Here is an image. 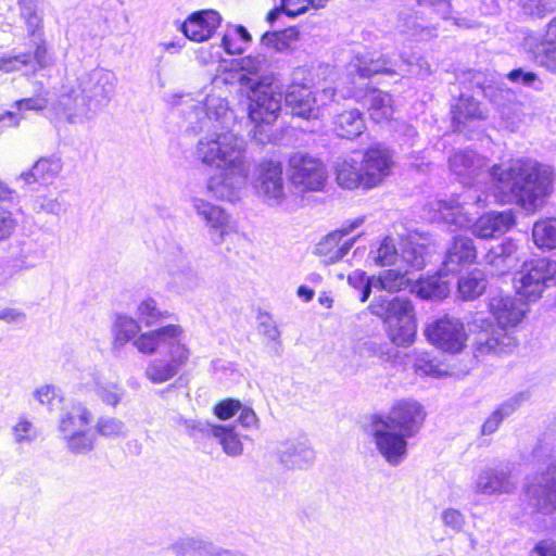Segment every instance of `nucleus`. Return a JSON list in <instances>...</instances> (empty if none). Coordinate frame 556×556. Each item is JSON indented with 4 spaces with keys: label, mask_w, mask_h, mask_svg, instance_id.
Segmentation results:
<instances>
[{
    "label": "nucleus",
    "mask_w": 556,
    "mask_h": 556,
    "mask_svg": "<svg viewBox=\"0 0 556 556\" xmlns=\"http://www.w3.org/2000/svg\"><path fill=\"white\" fill-rule=\"evenodd\" d=\"M451 172L465 186L491 180L494 198L502 203H516L534 211L552 191L554 173L548 165L530 159H519L508 166L488 168L484 157L471 150L457 151L448 159Z\"/></svg>",
    "instance_id": "nucleus-1"
},
{
    "label": "nucleus",
    "mask_w": 556,
    "mask_h": 556,
    "mask_svg": "<svg viewBox=\"0 0 556 556\" xmlns=\"http://www.w3.org/2000/svg\"><path fill=\"white\" fill-rule=\"evenodd\" d=\"M197 153L203 163L217 166L207 179V192L217 200H238L250 172L244 139L232 131L215 130L199 140Z\"/></svg>",
    "instance_id": "nucleus-2"
},
{
    "label": "nucleus",
    "mask_w": 556,
    "mask_h": 556,
    "mask_svg": "<svg viewBox=\"0 0 556 556\" xmlns=\"http://www.w3.org/2000/svg\"><path fill=\"white\" fill-rule=\"evenodd\" d=\"M135 348L144 355L156 353L144 369V377L153 384L175 378L187 366L191 354L182 328L175 324L142 332Z\"/></svg>",
    "instance_id": "nucleus-3"
},
{
    "label": "nucleus",
    "mask_w": 556,
    "mask_h": 556,
    "mask_svg": "<svg viewBox=\"0 0 556 556\" xmlns=\"http://www.w3.org/2000/svg\"><path fill=\"white\" fill-rule=\"evenodd\" d=\"M117 78L111 71L94 68L77 78V87L66 89L59 98L58 114L71 124H80L105 108L115 94Z\"/></svg>",
    "instance_id": "nucleus-4"
},
{
    "label": "nucleus",
    "mask_w": 556,
    "mask_h": 556,
    "mask_svg": "<svg viewBox=\"0 0 556 556\" xmlns=\"http://www.w3.org/2000/svg\"><path fill=\"white\" fill-rule=\"evenodd\" d=\"M489 311L500 328L493 332L480 331L475 341V356L505 354L515 346V339L505 328L517 326L526 315L527 305L510 294L497 292L489 300Z\"/></svg>",
    "instance_id": "nucleus-5"
},
{
    "label": "nucleus",
    "mask_w": 556,
    "mask_h": 556,
    "mask_svg": "<svg viewBox=\"0 0 556 556\" xmlns=\"http://www.w3.org/2000/svg\"><path fill=\"white\" fill-rule=\"evenodd\" d=\"M374 315L383 319L390 340L397 346L412 344L416 338V320L412 302L394 296H378L370 304Z\"/></svg>",
    "instance_id": "nucleus-6"
},
{
    "label": "nucleus",
    "mask_w": 556,
    "mask_h": 556,
    "mask_svg": "<svg viewBox=\"0 0 556 556\" xmlns=\"http://www.w3.org/2000/svg\"><path fill=\"white\" fill-rule=\"evenodd\" d=\"M534 458L541 465L536 482L527 486L529 504L539 513L556 510V454L547 444L534 450Z\"/></svg>",
    "instance_id": "nucleus-7"
},
{
    "label": "nucleus",
    "mask_w": 556,
    "mask_h": 556,
    "mask_svg": "<svg viewBox=\"0 0 556 556\" xmlns=\"http://www.w3.org/2000/svg\"><path fill=\"white\" fill-rule=\"evenodd\" d=\"M92 413L81 403L62 412L59 431L66 447L74 454H87L94 447L96 438L89 430Z\"/></svg>",
    "instance_id": "nucleus-8"
},
{
    "label": "nucleus",
    "mask_w": 556,
    "mask_h": 556,
    "mask_svg": "<svg viewBox=\"0 0 556 556\" xmlns=\"http://www.w3.org/2000/svg\"><path fill=\"white\" fill-rule=\"evenodd\" d=\"M516 291L528 301H536L543 290L556 285V262L538 258L526 262L514 277Z\"/></svg>",
    "instance_id": "nucleus-9"
},
{
    "label": "nucleus",
    "mask_w": 556,
    "mask_h": 556,
    "mask_svg": "<svg viewBox=\"0 0 556 556\" xmlns=\"http://www.w3.org/2000/svg\"><path fill=\"white\" fill-rule=\"evenodd\" d=\"M164 270L168 289L177 293L193 291L201 285L197 270L190 265L187 253L178 243H170L163 251Z\"/></svg>",
    "instance_id": "nucleus-10"
},
{
    "label": "nucleus",
    "mask_w": 556,
    "mask_h": 556,
    "mask_svg": "<svg viewBox=\"0 0 556 556\" xmlns=\"http://www.w3.org/2000/svg\"><path fill=\"white\" fill-rule=\"evenodd\" d=\"M289 178L298 192H318L326 186L328 173L320 160L295 152L289 159Z\"/></svg>",
    "instance_id": "nucleus-11"
},
{
    "label": "nucleus",
    "mask_w": 556,
    "mask_h": 556,
    "mask_svg": "<svg viewBox=\"0 0 556 556\" xmlns=\"http://www.w3.org/2000/svg\"><path fill=\"white\" fill-rule=\"evenodd\" d=\"M249 117L254 126V137L263 136L265 126L274 123L281 110L282 93L275 91L271 84L251 88Z\"/></svg>",
    "instance_id": "nucleus-12"
},
{
    "label": "nucleus",
    "mask_w": 556,
    "mask_h": 556,
    "mask_svg": "<svg viewBox=\"0 0 556 556\" xmlns=\"http://www.w3.org/2000/svg\"><path fill=\"white\" fill-rule=\"evenodd\" d=\"M369 431L376 450L387 464L396 467L407 458L408 437L375 416L371 417Z\"/></svg>",
    "instance_id": "nucleus-13"
},
{
    "label": "nucleus",
    "mask_w": 556,
    "mask_h": 556,
    "mask_svg": "<svg viewBox=\"0 0 556 556\" xmlns=\"http://www.w3.org/2000/svg\"><path fill=\"white\" fill-rule=\"evenodd\" d=\"M255 188L268 205L281 206L285 211H293L295 208V205L291 204L285 193L280 162L269 160L258 165Z\"/></svg>",
    "instance_id": "nucleus-14"
},
{
    "label": "nucleus",
    "mask_w": 556,
    "mask_h": 556,
    "mask_svg": "<svg viewBox=\"0 0 556 556\" xmlns=\"http://www.w3.org/2000/svg\"><path fill=\"white\" fill-rule=\"evenodd\" d=\"M374 416L410 439L420 431L426 412L420 403L406 399L396 401L387 414Z\"/></svg>",
    "instance_id": "nucleus-15"
},
{
    "label": "nucleus",
    "mask_w": 556,
    "mask_h": 556,
    "mask_svg": "<svg viewBox=\"0 0 556 556\" xmlns=\"http://www.w3.org/2000/svg\"><path fill=\"white\" fill-rule=\"evenodd\" d=\"M427 339L438 349L448 352H460L467 341L464 324L455 317H442L429 324L425 330Z\"/></svg>",
    "instance_id": "nucleus-16"
},
{
    "label": "nucleus",
    "mask_w": 556,
    "mask_h": 556,
    "mask_svg": "<svg viewBox=\"0 0 556 556\" xmlns=\"http://www.w3.org/2000/svg\"><path fill=\"white\" fill-rule=\"evenodd\" d=\"M515 489L511 470L504 464L481 468L472 481V491L484 496L510 494Z\"/></svg>",
    "instance_id": "nucleus-17"
},
{
    "label": "nucleus",
    "mask_w": 556,
    "mask_h": 556,
    "mask_svg": "<svg viewBox=\"0 0 556 556\" xmlns=\"http://www.w3.org/2000/svg\"><path fill=\"white\" fill-rule=\"evenodd\" d=\"M337 92L334 89L325 88L317 99L312 89L305 87L288 88L285 94L286 105L291 110L293 115L306 119L317 118L321 105H326L327 101H336Z\"/></svg>",
    "instance_id": "nucleus-18"
},
{
    "label": "nucleus",
    "mask_w": 556,
    "mask_h": 556,
    "mask_svg": "<svg viewBox=\"0 0 556 556\" xmlns=\"http://www.w3.org/2000/svg\"><path fill=\"white\" fill-rule=\"evenodd\" d=\"M363 223L364 217H357L343 225L341 229L330 232L316 244L315 254L320 257V261L325 265L341 261L355 242V238H353L340 243L342 237L352 233L355 229L361 227Z\"/></svg>",
    "instance_id": "nucleus-19"
},
{
    "label": "nucleus",
    "mask_w": 556,
    "mask_h": 556,
    "mask_svg": "<svg viewBox=\"0 0 556 556\" xmlns=\"http://www.w3.org/2000/svg\"><path fill=\"white\" fill-rule=\"evenodd\" d=\"M168 551L174 556H245L239 549L225 548L202 535H185L177 538Z\"/></svg>",
    "instance_id": "nucleus-20"
},
{
    "label": "nucleus",
    "mask_w": 556,
    "mask_h": 556,
    "mask_svg": "<svg viewBox=\"0 0 556 556\" xmlns=\"http://www.w3.org/2000/svg\"><path fill=\"white\" fill-rule=\"evenodd\" d=\"M361 164L365 175V189H370L390 174L393 166V155L387 147L376 143L366 150Z\"/></svg>",
    "instance_id": "nucleus-21"
},
{
    "label": "nucleus",
    "mask_w": 556,
    "mask_h": 556,
    "mask_svg": "<svg viewBox=\"0 0 556 556\" xmlns=\"http://www.w3.org/2000/svg\"><path fill=\"white\" fill-rule=\"evenodd\" d=\"M190 435L195 431L210 433L222 445L223 451L231 457L240 456L243 452L241 435L237 432L235 426L212 425L208 422L187 420L180 418Z\"/></svg>",
    "instance_id": "nucleus-22"
},
{
    "label": "nucleus",
    "mask_w": 556,
    "mask_h": 556,
    "mask_svg": "<svg viewBox=\"0 0 556 556\" xmlns=\"http://www.w3.org/2000/svg\"><path fill=\"white\" fill-rule=\"evenodd\" d=\"M34 51L21 52L13 56L0 58V72L22 71L25 75H34L46 68L49 63L47 47L43 39L34 41Z\"/></svg>",
    "instance_id": "nucleus-23"
},
{
    "label": "nucleus",
    "mask_w": 556,
    "mask_h": 556,
    "mask_svg": "<svg viewBox=\"0 0 556 556\" xmlns=\"http://www.w3.org/2000/svg\"><path fill=\"white\" fill-rule=\"evenodd\" d=\"M191 205L210 229L214 244H222L230 231L229 214L220 206L197 197L191 199Z\"/></svg>",
    "instance_id": "nucleus-24"
},
{
    "label": "nucleus",
    "mask_w": 556,
    "mask_h": 556,
    "mask_svg": "<svg viewBox=\"0 0 556 556\" xmlns=\"http://www.w3.org/2000/svg\"><path fill=\"white\" fill-rule=\"evenodd\" d=\"M279 463L287 469H304L315 459V452L305 438L288 439L277 447Z\"/></svg>",
    "instance_id": "nucleus-25"
},
{
    "label": "nucleus",
    "mask_w": 556,
    "mask_h": 556,
    "mask_svg": "<svg viewBox=\"0 0 556 556\" xmlns=\"http://www.w3.org/2000/svg\"><path fill=\"white\" fill-rule=\"evenodd\" d=\"M62 168L63 162L60 155L41 156L28 170L21 173L17 180L25 186L39 185L47 187L53 184Z\"/></svg>",
    "instance_id": "nucleus-26"
},
{
    "label": "nucleus",
    "mask_w": 556,
    "mask_h": 556,
    "mask_svg": "<svg viewBox=\"0 0 556 556\" xmlns=\"http://www.w3.org/2000/svg\"><path fill=\"white\" fill-rule=\"evenodd\" d=\"M220 22L217 11L202 10L192 13L181 25V30L188 39L202 42L212 37Z\"/></svg>",
    "instance_id": "nucleus-27"
},
{
    "label": "nucleus",
    "mask_w": 556,
    "mask_h": 556,
    "mask_svg": "<svg viewBox=\"0 0 556 556\" xmlns=\"http://www.w3.org/2000/svg\"><path fill=\"white\" fill-rule=\"evenodd\" d=\"M452 122L455 130L466 132L471 124L486 118L485 111L472 97L462 93L455 104L452 105Z\"/></svg>",
    "instance_id": "nucleus-28"
},
{
    "label": "nucleus",
    "mask_w": 556,
    "mask_h": 556,
    "mask_svg": "<svg viewBox=\"0 0 556 556\" xmlns=\"http://www.w3.org/2000/svg\"><path fill=\"white\" fill-rule=\"evenodd\" d=\"M518 250V244L514 240L506 239L502 243L492 245L484 261L492 267L493 274L504 275L518 265L520 261Z\"/></svg>",
    "instance_id": "nucleus-29"
},
{
    "label": "nucleus",
    "mask_w": 556,
    "mask_h": 556,
    "mask_svg": "<svg viewBox=\"0 0 556 556\" xmlns=\"http://www.w3.org/2000/svg\"><path fill=\"white\" fill-rule=\"evenodd\" d=\"M516 223L511 210L490 212L480 216L473 225V235L488 239L508 231Z\"/></svg>",
    "instance_id": "nucleus-30"
},
{
    "label": "nucleus",
    "mask_w": 556,
    "mask_h": 556,
    "mask_svg": "<svg viewBox=\"0 0 556 556\" xmlns=\"http://www.w3.org/2000/svg\"><path fill=\"white\" fill-rule=\"evenodd\" d=\"M477 257V249L472 239L464 236L454 237L442 263V270L456 273L460 266L471 264Z\"/></svg>",
    "instance_id": "nucleus-31"
},
{
    "label": "nucleus",
    "mask_w": 556,
    "mask_h": 556,
    "mask_svg": "<svg viewBox=\"0 0 556 556\" xmlns=\"http://www.w3.org/2000/svg\"><path fill=\"white\" fill-rule=\"evenodd\" d=\"M395 65L396 62L389 56L375 52L357 56L356 60L350 64V74L356 72L359 78H370L378 74L393 75L395 73L393 70Z\"/></svg>",
    "instance_id": "nucleus-32"
},
{
    "label": "nucleus",
    "mask_w": 556,
    "mask_h": 556,
    "mask_svg": "<svg viewBox=\"0 0 556 556\" xmlns=\"http://www.w3.org/2000/svg\"><path fill=\"white\" fill-rule=\"evenodd\" d=\"M190 109V124L193 123L191 121V115H194L197 121L201 124L200 128H202L206 122H211L213 119L216 122L223 119L224 122L228 114L227 104L225 100L219 97H206L204 103L203 101H197V103L192 104Z\"/></svg>",
    "instance_id": "nucleus-33"
},
{
    "label": "nucleus",
    "mask_w": 556,
    "mask_h": 556,
    "mask_svg": "<svg viewBox=\"0 0 556 556\" xmlns=\"http://www.w3.org/2000/svg\"><path fill=\"white\" fill-rule=\"evenodd\" d=\"M268 61L264 54L248 55L241 60V70L248 75L241 76V83L249 89L261 85H268L269 78L265 75Z\"/></svg>",
    "instance_id": "nucleus-34"
},
{
    "label": "nucleus",
    "mask_w": 556,
    "mask_h": 556,
    "mask_svg": "<svg viewBox=\"0 0 556 556\" xmlns=\"http://www.w3.org/2000/svg\"><path fill=\"white\" fill-rule=\"evenodd\" d=\"M43 0H17L20 17L26 25L27 33L34 37V41L41 38L43 23Z\"/></svg>",
    "instance_id": "nucleus-35"
},
{
    "label": "nucleus",
    "mask_w": 556,
    "mask_h": 556,
    "mask_svg": "<svg viewBox=\"0 0 556 556\" xmlns=\"http://www.w3.org/2000/svg\"><path fill=\"white\" fill-rule=\"evenodd\" d=\"M139 323L126 315H118L112 326L114 351H121L127 343L131 342L135 348V341L142 334Z\"/></svg>",
    "instance_id": "nucleus-36"
},
{
    "label": "nucleus",
    "mask_w": 556,
    "mask_h": 556,
    "mask_svg": "<svg viewBox=\"0 0 556 556\" xmlns=\"http://www.w3.org/2000/svg\"><path fill=\"white\" fill-rule=\"evenodd\" d=\"M448 273L441 268L439 275L419 278L413 287V291L419 298L426 300H442L446 298L450 293V288L448 282L443 279V276H446Z\"/></svg>",
    "instance_id": "nucleus-37"
},
{
    "label": "nucleus",
    "mask_w": 556,
    "mask_h": 556,
    "mask_svg": "<svg viewBox=\"0 0 556 556\" xmlns=\"http://www.w3.org/2000/svg\"><path fill=\"white\" fill-rule=\"evenodd\" d=\"M370 117L376 123L388 121L393 114L391 96L381 90L371 89L363 97Z\"/></svg>",
    "instance_id": "nucleus-38"
},
{
    "label": "nucleus",
    "mask_w": 556,
    "mask_h": 556,
    "mask_svg": "<svg viewBox=\"0 0 556 556\" xmlns=\"http://www.w3.org/2000/svg\"><path fill=\"white\" fill-rule=\"evenodd\" d=\"M337 181L345 189L363 187L365 189V175L361 161L354 157L344 159L337 166Z\"/></svg>",
    "instance_id": "nucleus-39"
},
{
    "label": "nucleus",
    "mask_w": 556,
    "mask_h": 556,
    "mask_svg": "<svg viewBox=\"0 0 556 556\" xmlns=\"http://www.w3.org/2000/svg\"><path fill=\"white\" fill-rule=\"evenodd\" d=\"M365 129L364 118L358 110L339 114L334 119V130L341 138L354 139Z\"/></svg>",
    "instance_id": "nucleus-40"
},
{
    "label": "nucleus",
    "mask_w": 556,
    "mask_h": 556,
    "mask_svg": "<svg viewBox=\"0 0 556 556\" xmlns=\"http://www.w3.org/2000/svg\"><path fill=\"white\" fill-rule=\"evenodd\" d=\"M252 37L242 25H228L222 37V48L227 54H241L251 42Z\"/></svg>",
    "instance_id": "nucleus-41"
},
{
    "label": "nucleus",
    "mask_w": 556,
    "mask_h": 556,
    "mask_svg": "<svg viewBox=\"0 0 556 556\" xmlns=\"http://www.w3.org/2000/svg\"><path fill=\"white\" fill-rule=\"evenodd\" d=\"M434 206L439 214L438 218L446 224L462 228L471 223V218L468 217V213L464 211V205L459 201L452 200L447 202L439 200L434 203Z\"/></svg>",
    "instance_id": "nucleus-42"
},
{
    "label": "nucleus",
    "mask_w": 556,
    "mask_h": 556,
    "mask_svg": "<svg viewBox=\"0 0 556 556\" xmlns=\"http://www.w3.org/2000/svg\"><path fill=\"white\" fill-rule=\"evenodd\" d=\"M457 287L463 300H475L480 296L486 288L485 275L481 269H473L458 279Z\"/></svg>",
    "instance_id": "nucleus-43"
},
{
    "label": "nucleus",
    "mask_w": 556,
    "mask_h": 556,
    "mask_svg": "<svg viewBox=\"0 0 556 556\" xmlns=\"http://www.w3.org/2000/svg\"><path fill=\"white\" fill-rule=\"evenodd\" d=\"M532 238L540 249L556 250V218L536 222L532 228Z\"/></svg>",
    "instance_id": "nucleus-44"
},
{
    "label": "nucleus",
    "mask_w": 556,
    "mask_h": 556,
    "mask_svg": "<svg viewBox=\"0 0 556 556\" xmlns=\"http://www.w3.org/2000/svg\"><path fill=\"white\" fill-rule=\"evenodd\" d=\"M428 258V249L422 243L407 241L403 244L400 253L401 264L420 270L425 267Z\"/></svg>",
    "instance_id": "nucleus-45"
},
{
    "label": "nucleus",
    "mask_w": 556,
    "mask_h": 556,
    "mask_svg": "<svg viewBox=\"0 0 556 556\" xmlns=\"http://www.w3.org/2000/svg\"><path fill=\"white\" fill-rule=\"evenodd\" d=\"M407 269L403 270L402 266L396 269H386L375 278L374 288H379L389 292L400 291L407 286Z\"/></svg>",
    "instance_id": "nucleus-46"
},
{
    "label": "nucleus",
    "mask_w": 556,
    "mask_h": 556,
    "mask_svg": "<svg viewBox=\"0 0 556 556\" xmlns=\"http://www.w3.org/2000/svg\"><path fill=\"white\" fill-rule=\"evenodd\" d=\"M399 351L388 343H379L374 340H367L359 344L358 354L362 357H378L382 362H393L397 357Z\"/></svg>",
    "instance_id": "nucleus-47"
},
{
    "label": "nucleus",
    "mask_w": 556,
    "mask_h": 556,
    "mask_svg": "<svg viewBox=\"0 0 556 556\" xmlns=\"http://www.w3.org/2000/svg\"><path fill=\"white\" fill-rule=\"evenodd\" d=\"M369 258L379 266L396 264L400 261V253L395 247L394 239L386 237L376 250L370 251Z\"/></svg>",
    "instance_id": "nucleus-48"
},
{
    "label": "nucleus",
    "mask_w": 556,
    "mask_h": 556,
    "mask_svg": "<svg viewBox=\"0 0 556 556\" xmlns=\"http://www.w3.org/2000/svg\"><path fill=\"white\" fill-rule=\"evenodd\" d=\"M96 432L106 439H119L127 435V427L123 420L112 416H101L96 422Z\"/></svg>",
    "instance_id": "nucleus-49"
},
{
    "label": "nucleus",
    "mask_w": 556,
    "mask_h": 556,
    "mask_svg": "<svg viewBox=\"0 0 556 556\" xmlns=\"http://www.w3.org/2000/svg\"><path fill=\"white\" fill-rule=\"evenodd\" d=\"M137 316L146 327H152L159 325L166 317V313L157 307L155 300L149 298L138 305Z\"/></svg>",
    "instance_id": "nucleus-50"
},
{
    "label": "nucleus",
    "mask_w": 556,
    "mask_h": 556,
    "mask_svg": "<svg viewBox=\"0 0 556 556\" xmlns=\"http://www.w3.org/2000/svg\"><path fill=\"white\" fill-rule=\"evenodd\" d=\"M296 36L298 31L293 28L279 31H267L262 36L261 43L274 51H283L289 47L290 40L295 39Z\"/></svg>",
    "instance_id": "nucleus-51"
},
{
    "label": "nucleus",
    "mask_w": 556,
    "mask_h": 556,
    "mask_svg": "<svg viewBox=\"0 0 556 556\" xmlns=\"http://www.w3.org/2000/svg\"><path fill=\"white\" fill-rule=\"evenodd\" d=\"M48 94L49 92L42 89L33 97L16 100L12 108H14L21 115H24L26 111L40 112L49 104Z\"/></svg>",
    "instance_id": "nucleus-52"
},
{
    "label": "nucleus",
    "mask_w": 556,
    "mask_h": 556,
    "mask_svg": "<svg viewBox=\"0 0 556 556\" xmlns=\"http://www.w3.org/2000/svg\"><path fill=\"white\" fill-rule=\"evenodd\" d=\"M536 62L552 73H556V42L544 39L535 53Z\"/></svg>",
    "instance_id": "nucleus-53"
},
{
    "label": "nucleus",
    "mask_w": 556,
    "mask_h": 556,
    "mask_svg": "<svg viewBox=\"0 0 556 556\" xmlns=\"http://www.w3.org/2000/svg\"><path fill=\"white\" fill-rule=\"evenodd\" d=\"M14 442L20 446L31 444L38 437L36 427L29 420L21 418L12 428Z\"/></svg>",
    "instance_id": "nucleus-54"
},
{
    "label": "nucleus",
    "mask_w": 556,
    "mask_h": 556,
    "mask_svg": "<svg viewBox=\"0 0 556 556\" xmlns=\"http://www.w3.org/2000/svg\"><path fill=\"white\" fill-rule=\"evenodd\" d=\"M476 84L477 88L481 90L483 96L489 98L490 101L498 108L504 106L505 101H509L514 97V93L509 89L502 88L500 85H484L479 80H477Z\"/></svg>",
    "instance_id": "nucleus-55"
},
{
    "label": "nucleus",
    "mask_w": 556,
    "mask_h": 556,
    "mask_svg": "<svg viewBox=\"0 0 556 556\" xmlns=\"http://www.w3.org/2000/svg\"><path fill=\"white\" fill-rule=\"evenodd\" d=\"M506 77L508 80L515 85L529 87L533 89H541L542 88V81L539 78V76L532 72L527 71L525 68L518 67L510 71Z\"/></svg>",
    "instance_id": "nucleus-56"
},
{
    "label": "nucleus",
    "mask_w": 556,
    "mask_h": 556,
    "mask_svg": "<svg viewBox=\"0 0 556 556\" xmlns=\"http://www.w3.org/2000/svg\"><path fill=\"white\" fill-rule=\"evenodd\" d=\"M414 367L420 376L438 377L441 375L439 363L428 352L416 353Z\"/></svg>",
    "instance_id": "nucleus-57"
},
{
    "label": "nucleus",
    "mask_w": 556,
    "mask_h": 556,
    "mask_svg": "<svg viewBox=\"0 0 556 556\" xmlns=\"http://www.w3.org/2000/svg\"><path fill=\"white\" fill-rule=\"evenodd\" d=\"M348 282L354 289H359L361 302H366L371 293V288L375 285V277H367L365 271L354 270L348 277Z\"/></svg>",
    "instance_id": "nucleus-58"
},
{
    "label": "nucleus",
    "mask_w": 556,
    "mask_h": 556,
    "mask_svg": "<svg viewBox=\"0 0 556 556\" xmlns=\"http://www.w3.org/2000/svg\"><path fill=\"white\" fill-rule=\"evenodd\" d=\"M529 391H520L502 402L496 408L503 414L505 418L513 415L525 403L530 400Z\"/></svg>",
    "instance_id": "nucleus-59"
},
{
    "label": "nucleus",
    "mask_w": 556,
    "mask_h": 556,
    "mask_svg": "<svg viewBox=\"0 0 556 556\" xmlns=\"http://www.w3.org/2000/svg\"><path fill=\"white\" fill-rule=\"evenodd\" d=\"M18 248V252H13V255H15L16 258L26 267L34 266L35 261L40 258L37 245L33 241H21Z\"/></svg>",
    "instance_id": "nucleus-60"
},
{
    "label": "nucleus",
    "mask_w": 556,
    "mask_h": 556,
    "mask_svg": "<svg viewBox=\"0 0 556 556\" xmlns=\"http://www.w3.org/2000/svg\"><path fill=\"white\" fill-rule=\"evenodd\" d=\"M441 520L443 525L453 532H460L465 526V516L460 510L455 508L444 509L441 513Z\"/></svg>",
    "instance_id": "nucleus-61"
},
{
    "label": "nucleus",
    "mask_w": 556,
    "mask_h": 556,
    "mask_svg": "<svg viewBox=\"0 0 556 556\" xmlns=\"http://www.w3.org/2000/svg\"><path fill=\"white\" fill-rule=\"evenodd\" d=\"M241 402L235 399H226L214 406V414L222 420H227L239 413Z\"/></svg>",
    "instance_id": "nucleus-62"
},
{
    "label": "nucleus",
    "mask_w": 556,
    "mask_h": 556,
    "mask_svg": "<svg viewBox=\"0 0 556 556\" xmlns=\"http://www.w3.org/2000/svg\"><path fill=\"white\" fill-rule=\"evenodd\" d=\"M311 4L312 0H280L282 12L290 17L305 13Z\"/></svg>",
    "instance_id": "nucleus-63"
},
{
    "label": "nucleus",
    "mask_w": 556,
    "mask_h": 556,
    "mask_svg": "<svg viewBox=\"0 0 556 556\" xmlns=\"http://www.w3.org/2000/svg\"><path fill=\"white\" fill-rule=\"evenodd\" d=\"M314 78L312 70L306 66H299L292 72V79L289 88L305 87L312 89Z\"/></svg>",
    "instance_id": "nucleus-64"
}]
</instances>
